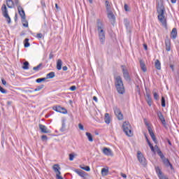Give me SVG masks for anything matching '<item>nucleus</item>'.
Listing matches in <instances>:
<instances>
[{
	"instance_id": "obj_38",
	"label": "nucleus",
	"mask_w": 179,
	"mask_h": 179,
	"mask_svg": "<svg viewBox=\"0 0 179 179\" xmlns=\"http://www.w3.org/2000/svg\"><path fill=\"white\" fill-rule=\"evenodd\" d=\"M35 37L38 38V40H41V38H44V35H43V34H37Z\"/></svg>"
},
{
	"instance_id": "obj_63",
	"label": "nucleus",
	"mask_w": 179,
	"mask_h": 179,
	"mask_svg": "<svg viewBox=\"0 0 179 179\" xmlns=\"http://www.w3.org/2000/svg\"><path fill=\"white\" fill-rule=\"evenodd\" d=\"M55 8H56V9H58V4H55Z\"/></svg>"
},
{
	"instance_id": "obj_10",
	"label": "nucleus",
	"mask_w": 179,
	"mask_h": 179,
	"mask_svg": "<svg viewBox=\"0 0 179 179\" xmlns=\"http://www.w3.org/2000/svg\"><path fill=\"white\" fill-rule=\"evenodd\" d=\"M155 171L159 179H169V177L163 174V172L159 166L155 167Z\"/></svg>"
},
{
	"instance_id": "obj_61",
	"label": "nucleus",
	"mask_w": 179,
	"mask_h": 179,
	"mask_svg": "<svg viewBox=\"0 0 179 179\" xmlns=\"http://www.w3.org/2000/svg\"><path fill=\"white\" fill-rule=\"evenodd\" d=\"M49 58H50V59H51L52 58V54H50Z\"/></svg>"
},
{
	"instance_id": "obj_6",
	"label": "nucleus",
	"mask_w": 179,
	"mask_h": 179,
	"mask_svg": "<svg viewBox=\"0 0 179 179\" xmlns=\"http://www.w3.org/2000/svg\"><path fill=\"white\" fill-rule=\"evenodd\" d=\"M137 159H138L139 163H141V164L142 166H143L144 167L146 166V164H148L146 158H145V156H143V154L142 152H141V151L137 152Z\"/></svg>"
},
{
	"instance_id": "obj_49",
	"label": "nucleus",
	"mask_w": 179,
	"mask_h": 179,
	"mask_svg": "<svg viewBox=\"0 0 179 179\" xmlns=\"http://www.w3.org/2000/svg\"><path fill=\"white\" fill-rule=\"evenodd\" d=\"M148 145L150 146L152 152H155V147H153V145L151 144H148Z\"/></svg>"
},
{
	"instance_id": "obj_21",
	"label": "nucleus",
	"mask_w": 179,
	"mask_h": 179,
	"mask_svg": "<svg viewBox=\"0 0 179 179\" xmlns=\"http://www.w3.org/2000/svg\"><path fill=\"white\" fill-rule=\"evenodd\" d=\"M164 166H166V167H171V169H173V165L171 164V163H170V161H169V159L165 158L162 160Z\"/></svg>"
},
{
	"instance_id": "obj_19",
	"label": "nucleus",
	"mask_w": 179,
	"mask_h": 179,
	"mask_svg": "<svg viewBox=\"0 0 179 179\" xmlns=\"http://www.w3.org/2000/svg\"><path fill=\"white\" fill-rule=\"evenodd\" d=\"M177 28H173L171 32V38L176 40L177 38Z\"/></svg>"
},
{
	"instance_id": "obj_58",
	"label": "nucleus",
	"mask_w": 179,
	"mask_h": 179,
	"mask_svg": "<svg viewBox=\"0 0 179 179\" xmlns=\"http://www.w3.org/2000/svg\"><path fill=\"white\" fill-rule=\"evenodd\" d=\"M144 48L145 50H148V45L146 44H144Z\"/></svg>"
},
{
	"instance_id": "obj_16",
	"label": "nucleus",
	"mask_w": 179,
	"mask_h": 179,
	"mask_svg": "<svg viewBox=\"0 0 179 179\" xmlns=\"http://www.w3.org/2000/svg\"><path fill=\"white\" fill-rule=\"evenodd\" d=\"M166 50H171V41L169 38L165 40Z\"/></svg>"
},
{
	"instance_id": "obj_28",
	"label": "nucleus",
	"mask_w": 179,
	"mask_h": 179,
	"mask_svg": "<svg viewBox=\"0 0 179 179\" xmlns=\"http://www.w3.org/2000/svg\"><path fill=\"white\" fill-rule=\"evenodd\" d=\"M52 78H55V73L52 71L47 74L46 79H52Z\"/></svg>"
},
{
	"instance_id": "obj_42",
	"label": "nucleus",
	"mask_w": 179,
	"mask_h": 179,
	"mask_svg": "<svg viewBox=\"0 0 179 179\" xmlns=\"http://www.w3.org/2000/svg\"><path fill=\"white\" fill-rule=\"evenodd\" d=\"M153 96L155 100H159V94L157 92H153Z\"/></svg>"
},
{
	"instance_id": "obj_47",
	"label": "nucleus",
	"mask_w": 179,
	"mask_h": 179,
	"mask_svg": "<svg viewBox=\"0 0 179 179\" xmlns=\"http://www.w3.org/2000/svg\"><path fill=\"white\" fill-rule=\"evenodd\" d=\"M159 157L162 159V160H164V159H166V157H164V155H163V153H162V152H159Z\"/></svg>"
},
{
	"instance_id": "obj_14",
	"label": "nucleus",
	"mask_w": 179,
	"mask_h": 179,
	"mask_svg": "<svg viewBox=\"0 0 179 179\" xmlns=\"http://www.w3.org/2000/svg\"><path fill=\"white\" fill-rule=\"evenodd\" d=\"M53 110L57 111V113H62L63 114H66V109L61 106H53Z\"/></svg>"
},
{
	"instance_id": "obj_22",
	"label": "nucleus",
	"mask_w": 179,
	"mask_h": 179,
	"mask_svg": "<svg viewBox=\"0 0 179 179\" xmlns=\"http://www.w3.org/2000/svg\"><path fill=\"white\" fill-rule=\"evenodd\" d=\"M146 101L150 107H152V96H150V94H146Z\"/></svg>"
},
{
	"instance_id": "obj_54",
	"label": "nucleus",
	"mask_w": 179,
	"mask_h": 179,
	"mask_svg": "<svg viewBox=\"0 0 179 179\" xmlns=\"http://www.w3.org/2000/svg\"><path fill=\"white\" fill-rule=\"evenodd\" d=\"M170 68L173 71V72H174V65L170 64Z\"/></svg>"
},
{
	"instance_id": "obj_3",
	"label": "nucleus",
	"mask_w": 179,
	"mask_h": 179,
	"mask_svg": "<svg viewBox=\"0 0 179 179\" xmlns=\"http://www.w3.org/2000/svg\"><path fill=\"white\" fill-rule=\"evenodd\" d=\"M18 13L21 17V22L24 26V27H29V22L26 20V13H24V10H23L22 6H19L17 8Z\"/></svg>"
},
{
	"instance_id": "obj_51",
	"label": "nucleus",
	"mask_w": 179,
	"mask_h": 179,
	"mask_svg": "<svg viewBox=\"0 0 179 179\" xmlns=\"http://www.w3.org/2000/svg\"><path fill=\"white\" fill-rule=\"evenodd\" d=\"M145 136V139H146V141H147V143H148V145H150L151 143H150V141H149V138H148V136Z\"/></svg>"
},
{
	"instance_id": "obj_8",
	"label": "nucleus",
	"mask_w": 179,
	"mask_h": 179,
	"mask_svg": "<svg viewBox=\"0 0 179 179\" xmlns=\"http://www.w3.org/2000/svg\"><path fill=\"white\" fill-rule=\"evenodd\" d=\"M113 111H114L115 115H116L119 121L124 120V115H122V113H121V110H120V108H118L117 107H114Z\"/></svg>"
},
{
	"instance_id": "obj_5",
	"label": "nucleus",
	"mask_w": 179,
	"mask_h": 179,
	"mask_svg": "<svg viewBox=\"0 0 179 179\" xmlns=\"http://www.w3.org/2000/svg\"><path fill=\"white\" fill-rule=\"evenodd\" d=\"M1 12L3 17L6 19L8 23H10V17L9 16V14L8 13V8H6V4H3L1 6Z\"/></svg>"
},
{
	"instance_id": "obj_37",
	"label": "nucleus",
	"mask_w": 179,
	"mask_h": 179,
	"mask_svg": "<svg viewBox=\"0 0 179 179\" xmlns=\"http://www.w3.org/2000/svg\"><path fill=\"white\" fill-rule=\"evenodd\" d=\"M47 78H38L36 80V83H41V82H45Z\"/></svg>"
},
{
	"instance_id": "obj_27",
	"label": "nucleus",
	"mask_w": 179,
	"mask_h": 179,
	"mask_svg": "<svg viewBox=\"0 0 179 179\" xmlns=\"http://www.w3.org/2000/svg\"><path fill=\"white\" fill-rule=\"evenodd\" d=\"M43 66V63H40L38 66H34L33 68V71L35 72H38V71H41Z\"/></svg>"
},
{
	"instance_id": "obj_2",
	"label": "nucleus",
	"mask_w": 179,
	"mask_h": 179,
	"mask_svg": "<svg viewBox=\"0 0 179 179\" xmlns=\"http://www.w3.org/2000/svg\"><path fill=\"white\" fill-rule=\"evenodd\" d=\"M115 87L120 94L125 93V88L124 87V83L121 76H117L115 80Z\"/></svg>"
},
{
	"instance_id": "obj_35",
	"label": "nucleus",
	"mask_w": 179,
	"mask_h": 179,
	"mask_svg": "<svg viewBox=\"0 0 179 179\" xmlns=\"http://www.w3.org/2000/svg\"><path fill=\"white\" fill-rule=\"evenodd\" d=\"M29 62H24L23 63L22 69H24V70L29 69Z\"/></svg>"
},
{
	"instance_id": "obj_30",
	"label": "nucleus",
	"mask_w": 179,
	"mask_h": 179,
	"mask_svg": "<svg viewBox=\"0 0 179 179\" xmlns=\"http://www.w3.org/2000/svg\"><path fill=\"white\" fill-rule=\"evenodd\" d=\"M105 122L106 124H110V114L105 113Z\"/></svg>"
},
{
	"instance_id": "obj_18",
	"label": "nucleus",
	"mask_w": 179,
	"mask_h": 179,
	"mask_svg": "<svg viewBox=\"0 0 179 179\" xmlns=\"http://www.w3.org/2000/svg\"><path fill=\"white\" fill-rule=\"evenodd\" d=\"M103 153L106 156H113V152L111 151V149H110V148H104L103 149Z\"/></svg>"
},
{
	"instance_id": "obj_48",
	"label": "nucleus",
	"mask_w": 179,
	"mask_h": 179,
	"mask_svg": "<svg viewBox=\"0 0 179 179\" xmlns=\"http://www.w3.org/2000/svg\"><path fill=\"white\" fill-rule=\"evenodd\" d=\"M70 90H71V92H75V90H76V86H75V85L71 86V87H70Z\"/></svg>"
},
{
	"instance_id": "obj_44",
	"label": "nucleus",
	"mask_w": 179,
	"mask_h": 179,
	"mask_svg": "<svg viewBox=\"0 0 179 179\" xmlns=\"http://www.w3.org/2000/svg\"><path fill=\"white\" fill-rule=\"evenodd\" d=\"M78 128L80 129V131H85V127L80 123L78 124Z\"/></svg>"
},
{
	"instance_id": "obj_9",
	"label": "nucleus",
	"mask_w": 179,
	"mask_h": 179,
	"mask_svg": "<svg viewBox=\"0 0 179 179\" xmlns=\"http://www.w3.org/2000/svg\"><path fill=\"white\" fill-rule=\"evenodd\" d=\"M146 127H148V131L149 132L150 136H151L152 141L156 143L157 142V140L156 139V136H155V133H153V130L152 129V127L150 125H149V123L148 122H145Z\"/></svg>"
},
{
	"instance_id": "obj_11",
	"label": "nucleus",
	"mask_w": 179,
	"mask_h": 179,
	"mask_svg": "<svg viewBox=\"0 0 179 179\" xmlns=\"http://www.w3.org/2000/svg\"><path fill=\"white\" fill-rule=\"evenodd\" d=\"M96 30H97L98 34L100 33L106 32V30H104V24H103V22H101L100 20L97 21Z\"/></svg>"
},
{
	"instance_id": "obj_25",
	"label": "nucleus",
	"mask_w": 179,
	"mask_h": 179,
	"mask_svg": "<svg viewBox=\"0 0 179 179\" xmlns=\"http://www.w3.org/2000/svg\"><path fill=\"white\" fill-rule=\"evenodd\" d=\"M57 69L58 71L62 69V60H61V59H59L57 62Z\"/></svg>"
},
{
	"instance_id": "obj_55",
	"label": "nucleus",
	"mask_w": 179,
	"mask_h": 179,
	"mask_svg": "<svg viewBox=\"0 0 179 179\" xmlns=\"http://www.w3.org/2000/svg\"><path fill=\"white\" fill-rule=\"evenodd\" d=\"M62 70L63 71H68V66H63Z\"/></svg>"
},
{
	"instance_id": "obj_33",
	"label": "nucleus",
	"mask_w": 179,
	"mask_h": 179,
	"mask_svg": "<svg viewBox=\"0 0 179 179\" xmlns=\"http://www.w3.org/2000/svg\"><path fill=\"white\" fill-rule=\"evenodd\" d=\"M42 89H44V85H38L34 90V92H40Z\"/></svg>"
},
{
	"instance_id": "obj_4",
	"label": "nucleus",
	"mask_w": 179,
	"mask_h": 179,
	"mask_svg": "<svg viewBox=\"0 0 179 179\" xmlns=\"http://www.w3.org/2000/svg\"><path fill=\"white\" fill-rule=\"evenodd\" d=\"M123 131L127 136H132L134 132L132 131V127L128 122H124L122 125Z\"/></svg>"
},
{
	"instance_id": "obj_43",
	"label": "nucleus",
	"mask_w": 179,
	"mask_h": 179,
	"mask_svg": "<svg viewBox=\"0 0 179 179\" xmlns=\"http://www.w3.org/2000/svg\"><path fill=\"white\" fill-rule=\"evenodd\" d=\"M124 10L125 12H129V6H128V4H124Z\"/></svg>"
},
{
	"instance_id": "obj_17",
	"label": "nucleus",
	"mask_w": 179,
	"mask_h": 179,
	"mask_svg": "<svg viewBox=\"0 0 179 179\" xmlns=\"http://www.w3.org/2000/svg\"><path fill=\"white\" fill-rule=\"evenodd\" d=\"M39 129H41L43 134H50V130L43 124H39Z\"/></svg>"
},
{
	"instance_id": "obj_57",
	"label": "nucleus",
	"mask_w": 179,
	"mask_h": 179,
	"mask_svg": "<svg viewBox=\"0 0 179 179\" xmlns=\"http://www.w3.org/2000/svg\"><path fill=\"white\" fill-rule=\"evenodd\" d=\"M171 3H176L177 2V0H171Z\"/></svg>"
},
{
	"instance_id": "obj_56",
	"label": "nucleus",
	"mask_w": 179,
	"mask_h": 179,
	"mask_svg": "<svg viewBox=\"0 0 179 179\" xmlns=\"http://www.w3.org/2000/svg\"><path fill=\"white\" fill-rule=\"evenodd\" d=\"M93 101H96V103H97V101H98L97 97L96 96H93Z\"/></svg>"
},
{
	"instance_id": "obj_13",
	"label": "nucleus",
	"mask_w": 179,
	"mask_h": 179,
	"mask_svg": "<svg viewBox=\"0 0 179 179\" xmlns=\"http://www.w3.org/2000/svg\"><path fill=\"white\" fill-rule=\"evenodd\" d=\"M157 115L162 125H166V119H164V116L163 115V113H162V111H157Z\"/></svg>"
},
{
	"instance_id": "obj_53",
	"label": "nucleus",
	"mask_w": 179,
	"mask_h": 179,
	"mask_svg": "<svg viewBox=\"0 0 179 179\" xmlns=\"http://www.w3.org/2000/svg\"><path fill=\"white\" fill-rule=\"evenodd\" d=\"M120 176H121V177H122L123 178H127V174H125V173H120Z\"/></svg>"
},
{
	"instance_id": "obj_29",
	"label": "nucleus",
	"mask_w": 179,
	"mask_h": 179,
	"mask_svg": "<svg viewBox=\"0 0 179 179\" xmlns=\"http://www.w3.org/2000/svg\"><path fill=\"white\" fill-rule=\"evenodd\" d=\"M155 68L158 69V71H160V69H162V64L160 63V61L156 60Z\"/></svg>"
},
{
	"instance_id": "obj_12",
	"label": "nucleus",
	"mask_w": 179,
	"mask_h": 179,
	"mask_svg": "<svg viewBox=\"0 0 179 179\" xmlns=\"http://www.w3.org/2000/svg\"><path fill=\"white\" fill-rule=\"evenodd\" d=\"M98 38L100 41V43L104 45L106 43V32H101L98 34Z\"/></svg>"
},
{
	"instance_id": "obj_23",
	"label": "nucleus",
	"mask_w": 179,
	"mask_h": 179,
	"mask_svg": "<svg viewBox=\"0 0 179 179\" xmlns=\"http://www.w3.org/2000/svg\"><path fill=\"white\" fill-rule=\"evenodd\" d=\"M105 5L106 8V12H110L111 11V3L108 1H105Z\"/></svg>"
},
{
	"instance_id": "obj_64",
	"label": "nucleus",
	"mask_w": 179,
	"mask_h": 179,
	"mask_svg": "<svg viewBox=\"0 0 179 179\" xmlns=\"http://www.w3.org/2000/svg\"><path fill=\"white\" fill-rule=\"evenodd\" d=\"M15 17H17V14H15Z\"/></svg>"
},
{
	"instance_id": "obj_15",
	"label": "nucleus",
	"mask_w": 179,
	"mask_h": 179,
	"mask_svg": "<svg viewBox=\"0 0 179 179\" xmlns=\"http://www.w3.org/2000/svg\"><path fill=\"white\" fill-rule=\"evenodd\" d=\"M73 171H74V173H76V174H78L80 176V177H85L86 172H85L84 171H82L80 169H76L75 168L72 169Z\"/></svg>"
},
{
	"instance_id": "obj_39",
	"label": "nucleus",
	"mask_w": 179,
	"mask_h": 179,
	"mask_svg": "<svg viewBox=\"0 0 179 179\" xmlns=\"http://www.w3.org/2000/svg\"><path fill=\"white\" fill-rule=\"evenodd\" d=\"M24 47L27 48V47H30V43H29V38H25L24 40Z\"/></svg>"
},
{
	"instance_id": "obj_7",
	"label": "nucleus",
	"mask_w": 179,
	"mask_h": 179,
	"mask_svg": "<svg viewBox=\"0 0 179 179\" xmlns=\"http://www.w3.org/2000/svg\"><path fill=\"white\" fill-rule=\"evenodd\" d=\"M121 69L122 71L123 78L124 80H126L127 82H131V76H129V72L128 71L127 67L124 65H122Z\"/></svg>"
},
{
	"instance_id": "obj_45",
	"label": "nucleus",
	"mask_w": 179,
	"mask_h": 179,
	"mask_svg": "<svg viewBox=\"0 0 179 179\" xmlns=\"http://www.w3.org/2000/svg\"><path fill=\"white\" fill-rule=\"evenodd\" d=\"M74 157H75V155L73 154H69V160H70V162L73 161Z\"/></svg>"
},
{
	"instance_id": "obj_1",
	"label": "nucleus",
	"mask_w": 179,
	"mask_h": 179,
	"mask_svg": "<svg viewBox=\"0 0 179 179\" xmlns=\"http://www.w3.org/2000/svg\"><path fill=\"white\" fill-rule=\"evenodd\" d=\"M164 6L163 4H157V12L158 13V20L162 23V26L167 29V19L164 16Z\"/></svg>"
},
{
	"instance_id": "obj_36",
	"label": "nucleus",
	"mask_w": 179,
	"mask_h": 179,
	"mask_svg": "<svg viewBox=\"0 0 179 179\" xmlns=\"http://www.w3.org/2000/svg\"><path fill=\"white\" fill-rule=\"evenodd\" d=\"M161 104L162 107H166V99H164V96H162Z\"/></svg>"
},
{
	"instance_id": "obj_59",
	"label": "nucleus",
	"mask_w": 179,
	"mask_h": 179,
	"mask_svg": "<svg viewBox=\"0 0 179 179\" xmlns=\"http://www.w3.org/2000/svg\"><path fill=\"white\" fill-rule=\"evenodd\" d=\"M168 143H169V145H170V146H171V141H170V140H168Z\"/></svg>"
},
{
	"instance_id": "obj_34",
	"label": "nucleus",
	"mask_w": 179,
	"mask_h": 179,
	"mask_svg": "<svg viewBox=\"0 0 179 179\" xmlns=\"http://www.w3.org/2000/svg\"><path fill=\"white\" fill-rule=\"evenodd\" d=\"M65 128H66V124L65 123V120H63L62 124V128L60 129V131L62 132H64L65 131Z\"/></svg>"
},
{
	"instance_id": "obj_62",
	"label": "nucleus",
	"mask_w": 179,
	"mask_h": 179,
	"mask_svg": "<svg viewBox=\"0 0 179 179\" xmlns=\"http://www.w3.org/2000/svg\"><path fill=\"white\" fill-rule=\"evenodd\" d=\"M27 92H28V93H33V92H34V91L29 90Z\"/></svg>"
},
{
	"instance_id": "obj_60",
	"label": "nucleus",
	"mask_w": 179,
	"mask_h": 179,
	"mask_svg": "<svg viewBox=\"0 0 179 179\" xmlns=\"http://www.w3.org/2000/svg\"><path fill=\"white\" fill-rule=\"evenodd\" d=\"M90 3H93V0H87Z\"/></svg>"
},
{
	"instance_id": "obj_50",
	"label": "nucleus",
	"mask_w": 179,
	"mask_h": 179,
	"mask_svg": "<svg viewBox=\"0 0 179 179\" xmlns=\"http://www.w3.org/2000/svg\"><path fill=\"white\" fill-rule=\"evenodd\" d=\"M41 139H42V141H47V139H48L47 136L43 135L41 136Z\"/></svg>"
},
{
	"instance_id": "obj_40",
	"label": "nucleus",
	"mask_w": 179,
	"mask_h": 179,
	"mask_svg": "<svg viewBox=\"0 0 179 179\" xmlns=\"http://www.w3.org/2000/svg\"><path fill=\"white\" fill-rule=\"evenodd\" d=\"M80 167L82 169V170H85V171H90V167L89 166H80Z\"/></svg>"
},
{
	"instance_id": "obj_46",
	"label": "nucleus",
	"mask_w": 179,
	"mask_h": 179,
	"mask_svg": "<svg viewBox=\"0 0 179 179\" xmlns=\"http://www.w3.org/2000/svg\"><path fill=\"white\" fill-rule=\"evenodd\" d=\"M0 92H1V93H3V94H6V90H5V89H3L1 86H0Z\"/></svg>"
},
{
	"instance_id": "obj_31",
	"label": "nucleus",
	"mask_w": 179,
	"mask_h": 179,
	"mask_svg": "<svg viewBox=\"0 0 179 179\" xmlns=\"http://www.w3.org/2000/svg\"><path fill=\"white\" fill-rule=\"evenodd\" d=\"M85 135L87 137V139L90 142H93V136H92V134L86 132Z\"/></svg>"
},
{
	"instance_id": "obj_24",
	"label": "nucleus",
	"mask_w": 179,
	"mask_h": 179,
	"mask_svg": "<svg viewBox=\"0 0 179 179\" xmlns=\"http://www.w3.org/2000/svg\"><path fill=\"white\" fill-rule=\"evenodd\" d=\"M140 66L143 71V72H146V64H145V62L143 60H140Z\"/></svg>"
},
{
	"instance_id": "obj_26",
	"label": "nucleus",
	"mask_w": 179,
	"mask_h": 179,
	"mask_svg": "<svg viewBox=\"0 0 179 179\" xmlns=\"http://www.w3.org/2000/svg\"><path fill=\"white\" fill-rule=\"evenodd\" d=\"M108 18L109 20H114L115 19V16H114L113 11H108Z\"/></svg>"
},
{
	"instance_id": "obj_52",
	"label": "nucleus",
	"mask_w": 179,
	"mask_h": 179,
	"mask_svg": "<svg viewBox=\"0 0 179 179\" xmlns=\"http://www.w3.org/2000/svg\"><path fill=\"white\" fill-rule=\"evenodd\" d=\"M1 83L4 86H6V80L5 79H1Z\"/></svg>"
},
{
	"instance_id": "obj_32",
	"label": "nucleus",
	"mask_w": 179,
	"mask_h": 179,
	"mask_svg": "<svg viewBox=\"0 0 179 179\" xmlns=\"http://www.w3.org/2000/svg\"><path fill=\"white\" fill-rule=\"evenodd\" d=\"M108 174V169L103 168L101 169V175L105 176Z\"/></svg>"
},
{
	"instance_id": "obj_20",
	"label": "nucleus",
	"mask_w": 179,
	"mask_h": 179,
	"mask_svg": "<svg viewBox=\"0 0 179 179\" xmlns=\"http://www.w3.org/2000/svg\"><path fill=\"white\" fill-rule=\"evenodd\" d=\"M6 5L10 9L15 8V2L13 0H6Z\"/></svg>"
},
{
	"instance_id": "obj_41",
	"label": "nucleus",
	"mask_w": 179,
	"mask_h": 179,
	"mask_svg": "<svg viewBox=\"0 0 179 179\" xmlns=\"http://www.w3.org/2000/svg\"><path fill=\"white\" fill-rule=\"evenodd\" d=\"M15 5L17 6V9L19 8V6H21L19 0H14V6Z\"/></svg>"
}]
</instances>
